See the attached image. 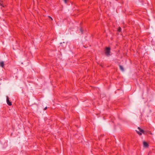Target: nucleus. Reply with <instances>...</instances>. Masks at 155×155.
I'll use <instances>...</instances> for the list:
<instances>
[{"label":"nucleus","mask_w":155,"mask_h":155,"mask_svg":"<svg viewBox=\"0 0 155 155\" xmlns=\"http://www.w3.org/2000/svg\"><path fill=\"white\" fill-rule=\"evenodd\" d=\"M136 131L139 135H141L142 134H145L144 131L140 128V127H138L137 128V130H136Z\"/></svg>","instance_id":"1"},{"label":"nucleus","mask_w":155,"mask_h":155,"mask_svg":"<svg viewBox=\"0 0 155 155\" xmlns=\"http://www.w3.org/2000/svg\"><path fill=\"white\" fill-rule=\"evenodd\" d=\"M110 47H106L105 49V54L106 55L109 56L110 55Z\"/></svg>","instance_id":"2"},{"label":"nucleus","mask_w":155,"mask_h":155,"mask_svg":"<svg viewBox=\"0 0 155 155\" xmlns=\"http://www.w3.org/2000/svg\"><path fill=\"white\" fill-rule=\"evenodd\" d=\"M6 101L7 103L9 106H11L12 105V103L11 102H10L9 100V98L8 97H7Z\"/></svg>","instance_id":"3"},{"label":"nucleus","mask_w":155,"mask_h":155,"mask_svg":"<svg viewBox=\"0 0 155 155\" xmlns=\"http://www.w3.org/2000/svg\"><path fill=\"white\" fill-rule=\"evenodd\" d=\"M119 68H120V70L122 71H124V68H123V66H121V65H119Z\"/></svg>","instance_id":"4"},{"label":"nucleus","mask_w":155,"mask_h":155,"mask_svg":"<svg viewBox=\"0 0 155 155\" xmlns=\"http://www.w3.org/2000/svg\"><path fill=\"white\" fill-rule=\"evenodd\" d=\"M4 64L3 61H1L0 62V66L2 67L3 68L4 66Z\"/></svg>","instance_id":"5"},{"label":"nucleus","mask_w":155,"mask_h":155,"mask_svg":"<svg viewBox=\"0 0 155 155\" xmlns=\"http://www.w3.org/2000/svg\"><path fill=\"white\" fill-rule=\"evenodd\" d=\"M121 28L120 27H118V29L117 30V31L118 32H121Z\"/></svg>","instance_id":"6"},{"label":"nucleus","mask_w":155,"mask_h":155,"mask_svg":"<svg viewBox=\"0 0 155 155\" xmlns=\"http://www.w3.org/2000/svg\"><path fill=\"white\" fill-rule=\"evenodd\" d=\"M143 146L144 147H145V141H143Z\"/></svg>","instance_id":"7"},{"label":"nucleus","mask_w":155,"mask_h":155,"mask_svg":"<svg viewBox=\"0 0 155 155\" xmlns=\"http://www.w3.org/2000/svg\"><path fill=\"white\" fill-rule=\"evenodd\" d=\"M80 31L81 33V34H82L83 33V30H82V29L81 28L80 29Z\"/></svg>","instance_id":"8"},{"label":"nucleus","mask_w":155,"mask_h":155,"mask_svg":"<svg viewBox=\"0 0 155 155\" xmlns=\"http://www.w3.org/2000/svg\"><path fill=\"white\" fill-rule=\"evenodd\" d=\"M0 5L2 6L3 7H4L3 5V4H2L1 3H0Z\"/></svg>","instance_id":"9"},{"label":"nucleus","mask_w":155,"mask_h":155,"mask_svg":"<svg viewBox=\"0 0 155 155\" xmlns=\"http://www.w3.org/2000/svg\"><path fill=\"white\" fill-rule=\"evenodd\" d=\"M148 143L146 142V148L148 147Z\"/></svg>","instance_id":"10"},{"label":"nucleus","mask_w":155,"mask_h":155,"mask_svg":"<svg viewBox=\"0 0 155 155\" xmlns=\"http://www.w3.org/2000/svg\"><path fill=\"white\" fill-rule=\"evenodd\" d=\"M48 17L49 18H51V20H53V19H52V18L51 17L49 16Z\"/></svg>","instance_id":"11"},{"label":"nucleus","mask_w":155,"mask_h":155,"mask_svg":"<svg viewBox=\"0 0 155 155\" xmlns=\"http://www.w3.org/2000/svg\"><path fill=\"white\" fill-rule=\"evenodd\" d=\"M64 2L65 3H67V0H64Z\"/></svg>","instance_id":"12"},{"label":"nucleus","mask_w":155,"mask_h":155,"mask_svg":"<svg viewBox=\"0 0 155 155\" xmlns=\"http://www.w3.org/2000/svg\"><path fill=\"white\" fill-rule=\"evenodd\" d=\"M47 109V107H46L45 108H44V110H46Z\"/></svg>","instance_id":"13"},{"label":"nucleus","mask_w":155,"mask_h":155,"mask_svg":"<svg viewBox=\"0 0 155 155\" xmlns=\"http://www.w3.org/2000/svg\"><path fill=\"white\" fill-rule=\"evenodd\" d=\"M150 153H149V155L150 154Z\"/></svg>","instance_id":"14"}]
</instances>
